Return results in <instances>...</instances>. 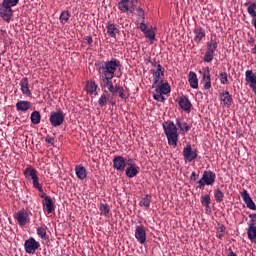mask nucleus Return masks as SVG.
<instances>
[{"instance_id": "1", "label": "nucleus", "mask_w": 256, "mask_h": 256, "mask_svg": "<svg viewBox=\"0 0 256 256\" xmlns=\"http://www.w3.org/2000/svg\"><path fill=\"white\" fill-rule=\"evenodd\" d=\"M95 67L99 75H108L110 77H115V71L117 68L121 67V62L117 59H112L109 61L96 62Z\"/></svg>"}, {"instance_id": "2", "label": "nucleus", "mask_w": 256, "mask_h": 256, "mask_svg": "<svg viewBox=\"0 0 256 256\" xmlns=\"http://www.w3.org/2000/svg\"><path fill=\"white\" fill-rule=\"evenodd\" d=\"M164 133L168 139V144L172 147H177V141H179V133L177 132V126L173 121H167L163 123Z\"/></svg>"}, {"instance_id": "3", "label": "nucleus", "mask_w": 256, "mask_h": 256, "mask_svg": "<svg viewBox=\"0 0 256 256\" xmlns=\"http://www.w3.org/2000/svg\"><path fill=\"white\" fill-rule=\"evenodd\" d=\"M19 3V0H3L0 4V15L4 21H11V17H13V9L11 7H15Z\"/></svg>"}, {"instance_id": "4", "label": "nucleus", "mask_w": 256, "mask_h": 256, "mask_svg": "<svg viewBox=\"0 0 256 256\" xmlns=\"http://www.w3.org/2000/svg\"><path fill=\"white\" fill-rule=\"evenodd\" d=\"M215 51H217V40H213V38H211V40L207 42V50L203 57V61L205 63H211V61H213Z\"/></svg>"}, {"instance_id": "5", "label": "nucleus", "mask_w": 256, "mask_h": 256, "mask_svg": "<svg viewBox=\"0 0 256 256\" xmlns=\"http://www.w3.org/2000/svg\"><path fill=\"white\" fill-rule=\"evenodd\" d=\"M24 175L28 180H32L35 189L43 191V187L39 184V176H37V170L33 168H26Z\"/></svg>"}, {"instance_id": "6", "label": "nucleus", "mask_w": 256, "mask_h": 256, "mask_svg": "<svg viewBox=\"0 0 256 256\" xmlns=\"http://www.w3.org/2000/svg\"><path fill=\"white\" fill-rule=\"evenodd\" d=\"M64 121L65 113H63V110L59 109L50 113V123L52 127H60V125H63Z\"/></svg>"}, {"instance_id": "7", "label": "nucleus", "mask_w": 256, "mask_h": 256, "mask_svg": "<svg viewBox=\"0 0 256 256\" xmlns=\"http://www.w3.org/2000/svg\"><path fill=\"white\" fill-rule=\"evenodd\" d=\"M135 7H137V0H121L118 3V9H120L122 13H133Z\"/></svg>"}, {"instance_id": "8", "label": "nucleus", "mask_w": 256, "mask_h": 256, "mask_svg": "<svg viewBox=\"0 0 256 256\" xmlns=\"http://www.w3.org/2000/svg\"><path fill=\"white\" fill-rule=\"evenodd\" d=\"M14 218L16 219L18 225H20V227H25V225H27V223H29L30 219H29V212H27V210L25 209H21L18 212H16L14 214Z\"/></svg>"}, {"instance_id": "9", "label": "nucleus", "mask_w": 256, "mask_h": 256, "mask_svg": "<svg viewBox=\"0 0 256 256\" xmlns=\"http://www.w3.org/2000/svg\"><path fill=\"white\" fill-rule=\"evenodd\" d=\"M41 247V244L35 240V238L31 237L24 243V249L26 253H29L30 255L35 254V251Z\"/></svg>"}, {"instance_id": "10", "label": "nucleus", "mask_w": 256, "mask_h": 256, "mask_svg": "<svg viewBox=\"0 0 256 256\" xmlns=\"http://www.w3.org/2000/svg\"><path fill=\"white\" fill-rule=\"evenodd\" d=\"M106 89H108L109 93L112 95H117L118 93L120 99H127V96L125 95V89L122 86L113 85V81L106 86Z\"/></svg>"}, {"instance_id": "11", "label": "nucleus", "mask_w": 256, "mask_h": 256, "mask_svg": "<svg viewBox=\"0 0 256 256\" xmlns=\"http://www.w3.org/2000/svg\"><path fill=\"white\" fill-rule=\"evenodd\" d=\"M182 155L185 161L191 163V161H195L197 158V150H193L191 144H187V146L183 149Z\"/></svg>"}, {"instance_id": "12", "label": "nucleus", "mask_w": 256, "mask_h": 256, "mask_svg": "<svg viewBox=\"0 0 256 256\" xmlns=\"http://www.w3.org/2000/svg\"><path fill=\"white\" fill-rule=\"evenodd\" d=\"M135 238L137 239L138 243L145 245V241H147V230L145 229V226H136Z\"/></svg>"}, {"instance_id": "13", "label": "nucleus", "mask_w": 256, "mask_h": 256, "mask_svg": "<svg viewBox=\"0 0 256 256\" xmlns=\"http://www.w3.org/2000/svg\"><path fill=\"white\" fill-rule=\"evenodd\" d=\"M113 169L116 171H125V167H127V162L123 156H115L112 160Z\"/></svg>"}, {"instance_id": "14", "label": "nucleus", "mask_w": 256, "mask_h": 256, "mask_svg": "<svg viewBox=\"0 0 256 256\" xmlns=\"http://www.w3.org/2000/svg\"><path fill=\"white\" fill-rule=\"evenodd\" d=\"M241 197L248 209H251L252 211H256L255 202H253V199L251 198L247 190H243V192H241Z\"/></svg>"}, {"instance_id": "15", "label": "nucleus", "mask_w": 256, "mask_h": 256, "mask_svg": "<svg viewBox=\"0 0 256 256\" xmlns=\"http://www.w3.org/2000/svg\"><path fill=\"white\" fill-rule=\"evenodd\" d=\"M246 82L250 85L252 88V91L256 95V75L253 73V70H247L246 73Z\"/></svg>"}, {"instance_id": "16", "label": "nucleus", "mask_w": 256, "mask_h": 256, "mask_svg": "<svg viewBox=\"0 0 256 256\" xmlns=\"http://www.w3.org/2000/svg\"><path fill=\"white\" fill-rule=\"evenodd\" d=\"M202 179L206 185H213V183H215L216 175L213 171H204Z\"/></svg>"}, {"instance_id": "17", "label": "nucleus", "mask_w": 256, "mask_h": 256, "mask_svg": "<svg viewBox=\"0 0 256 256\" xmlns=\"http://www.w3.org/2000/svg\"><path fill=\"white\" fill-rule=\"evenodd\" d=\"M153 89H156V93H161L162 95H167L171 93V86L169 83H162L160 86L156 84V86H152Z\"/></svg>"}, {"instance_id": "18", "label": "nucleus", "mask_w": 256, "mask_h": 256, "mask_svg": "<svg viewBox=\"0 0 256 256\" xmlns=\"http://www.w3.org/2000/svg\"><path fill=\"white\" fill-rule=\"evenodd\" d=\"M178 105L183 109V111H187L188 113L191 111L192 104L186 96L179 98Z\"/></svg>"}, {"instance_id": "19", "label": "nucleus", "mask_w": 256, "mask_h": 256, "mask_svg": "<svg viewBox=\"0 0 256 256\" xmlns=\"http://www.w3.org/2000/svg\"><path fill=\"white\" fill-rule=\"evenodd\" d=\"M220 100L222 101L223 105H226V107H231V105H233V96L229 94L228 91L220 94Z\"/></svg>"}, {"instance_id": "20", "label": "nucleus", "mask_w": 256, "mask_h": 256, "mask_svg": "<svg viewBox=\"0 0 256 256\" xmlns=\"http://www.w3.org/2000/svg\"><path fill=\"white\" fill-rule=\"evenodd\" d=\"M204 89H209L211 87V74H209V67L202 69Z\"/></svg>"}, {"instance_id": "21", "label": "nucleus", "mask_w": 256, "mask_h": 256, "mask_svg": "<svg viewBox=\"0 0 256 256\" xmlns=\"http://www.w3.org/2000/svg\"><path fill=\"white\" fill-rule=\"evenodd\" d=\"M20 86L23 95H27L28 97H30L31 90L29 89V79L27 77L21 79Z\"/></svg>"}, {"instance_id": "22", "label": "nucleus", "mask_w": 256, "mask_h": 256, "mask_svg": "<svg viewBox=\"0 0 256 256\" xmlns=\"http://www.w3.org/2000/svg\"><path fill=\"white\" fill-rule=\"evenodd\" d=\"M75 173L77 178L80 179V181L87 179V169H85L83 165H77L75 167Z\"/></svg>"}, {"instance_id": "23", "label": "nucleus", "mask_w": 256, "mask_h": 256, "mask_svg": "<svg viewBox=\"0 0 256 256\" xmlns=\"http://www.w3.org/2000/svg\"><path fill=\"white\" fill-rule=\"evenodd\" d=\"M112 81H113V77L107 74H100V87L102 89H107V86H109Z\"/></svg>"}, {"instance_id": "24", "label": "nucleus", "mask_w": 256, "mask_h": 256, "mask_svg": "<svg viewBox=\"0 0 256 256\" xmlns=\"http://www.w3.org/2000/svg\"><path fill=\"white\" fill-rule=\"evenodd\" d=\"M194 35H195L194 41L196 43H201V41L205 37V29H203V27H196L194 29Z\"/></svg>"}, {"instance_id": "25", "label": "nucleus", "mask_w": 256, "mask_h": 256, "mask_svg": "<svg viewBox=\"0 0 256 256\" xmlns=\"http://www.w3.org/2000/svg\"><path fill=\"white\" fill-rule=\"evenodd\" d=\"M42 204L46 208L47 213H53L55 211V205L53 204V199L50 197H45V200H43Z\"/></svg>"}, {"instance_id": "26", "label": "nucleus", "mask_w": 256, "mask_h": 256, "mask_svg": "<svg viewBox=\"0 0 256 256\" xmlns=\"http://www.w3.org/2000/svg\"><path fill=\"white\" fill-rule=\"evenodd\" d=\"M188 81H189L190 87H192V89H198L199 80L197 79V74L195 72H193V71L189 72Z\"/></svg>"}, {"instance_id": "27", "label": "nucleus", "mask_w": 256, "mask_h": 256, "mask_svg": "<svg viewBox=\"0 0 256 256\" xmlns=\"http://www.w3.org/2000/svg\"><path fill=\"white\" fill-rule=\"evenodd\" d=\"M106 28H107V33L110 37H117V34L119 33V29L117 28V26L109 22Z\"/></svg>"}, {"instance_id": "28", "label": "nucleus", "mask_w": 256, "mask_h": 256, "mask_svg": "<svg viewBox=\"0 0 256 256\" xmlns=\"http://www.w3.org/2000/svg\"><path fill=\"white\" fill-rule=\"evenodd\" d=\"M31 103L29 101H18L16 103V109L17 111H29V107H30Z\"/></svg>"}, {"instance_id": "29", "label": "nucleus", "mask_w": 256, "mask_h": 256, "mask_svg": "<svg viewBox=\"0 0 256 256\" xmlns=\"http://www.w3.org/2000/svg\"><path fill=\"white\" fill-rule=\"evenodd\" d=\"M139 175V170L135 166H129L126 168V176L129 177V179H133V177H137Z\"/></svg>"}, {"instance_id": "30", "label": "nucleus", "mask_w": 256, "mask_h": 256, "mask_svg": "<svg viewBox=\"0 0 256 256\" xmlns=\"http://www.w3.org/2000/svg\"><path fill=\"white\" fill-rule=\"evenodd\" d=\"M176 125L180 128L182 133H187L190 129L189 124H187V122L181 121V118L176 119Z\"/></svg>"}, {"instance_id": "31", "label": "nucleus", "mask_w": 256, "mask_h": 256, "mask_svg": "<svg viewBox=\"0 0 256 256\" xmlns=\"http://www.w3.org/2000/svg\"><path fill=\"white\" fill-rule=\"evenodd\" d=\"M152 75H153V84L152 87H157L158 83H163V77L164 75H162L159 72H155V71H151Z\"/></svg>"}, {"instance_id": "32", "label": "nucleus", "mask_w": 256, "mask_h": 256, "mask_svg": "<svg viewBox=\"0 0 256 256\" xmlns=\"http://www.w3.org/2000/svg\"><path fill=\"white\" fill-rule=\"evenodd\" d=\"M151 205V195H145L140 200V207H144L145 209H149Z\"/></svg>"}, {"instance_id": "33", "label": "nucleus", "mask_w": 256, "mask_h": 256, "mask_svg": "<svg viewBox=\"0 0 256 256\" xmlns=\"http://www.w3.org/2000/svg\"><path fill=\"white\" fill-rule=\"evenodd\" d=\"M30 119L33 125H39L41 123V113L39 111L32 112Z\"/></svg>"}, {"instance_id": "34", "label": "nucleus", "mask_w": 256, "mask_h": 256, "mask_svg": "<svg viewBox=\"0 0 256 256\" xmlns=\"http://www.w3.org/2000/svg\"><path fill=\"white\" fill-rule=\"evenodd\" d=\"M97 85L95 84V81H90L86 84V91L90 93V95H93L95 91H97Z\"/></svg>"}, {"instance_id": "35", "label": "nucleus", "mask_w": 256, "mask_h": 256, "mask_svg": "<svg viewBox=\"0 0 256 256\" xmlns=\"http://www.w3.org/2000/svg\"><path fill=\"white\" fill-rule=\"evenodd\" d=\"M223 197H225V194L219 189H216L214 192V199L217 203H221L223 201Z\"/></svg>"}, {"instance_id": "36", "label": "nucleus", "mask_w": 256, "mask_h": 256, "mask_svg": "<svg viewBox=\"0 0 256 256\" xmlns=\"http://www.w3.org/2000/svg\"><path fill=\"white\" fill-rule=\"evenodd\" d=\"M201 204L204 207L209 208V205L211 204V196L209 194H205L204 196L201 197Z\"/></svg>"}, {"instance_id": "37", "label": "nucleus", "mask_w": 256, "mask_h": 256, "mask_svg": "<svg viewBox=\"0 0 256 256\" xmlns=\"http://www.w3.org/2000/svg\"><path fill=\"white\" fill-rule=\"evenodd\" d=\"M69 17H71V14L69 13V11H63L60 15V22L65 25V23H67V21H69Z\"/></svg>"}, {"instance_id": "38", "label": "nucleus", "mask_w": 256, "mask_h": 256, "mask_svg": "<svg viewBox=\"0 0 256 256\" xmlns=\"http://www.w3.org/2000/svg\"><path fill=\"white\" fill-rule=\"evenodd\" d=\"M108 101H109V97H107V94L103 93L98 100V105L100 107H105V105H107Z\"/></svg>"}, {"instance_id": "39", "label": "nucleus", "mask_w": 256, "mask_h": 256, "mask_svg": "<svg viewBox=\"0 0 256 256\" xmlns=\"http://www.w3.org/2000/svg\"><path fill=\"white\" fill-rule=\"evenodd\" d=\"M144 35L147 39L150 41H155V32H153L152 29L148 28L145 32Z\"/></svg>"}, {"instance_id": "40", "label": "nucleus", "mask_w": 256, "mask_h": 256, "mask_svg": "<svg viewBox=\"0 0 256 256\" xmlns=\"http://www.w3.org/2000/svg\"><path fill=\"white\" fill-rule=\"evenodd\" d=\"M219 79L222 85H227V83H229V79L227 78V72H221Z\"/></svg>"}, {"instance_id": "41", "label": "nucleus", "mask_w": 256, "mask_h": 256, "mask_svg": "<svg viewBox=\"0 0 256 256\" xmlns=\"http://www.w3.org/2000/svg\"><path fill=\"white\" fill-rule=\"evenodd\" d=\"M223 235H225V226L219 225L216 237H218V239H222Z\"/></svg>"}, {"instance_id": "42", "label": "nucleus", "mask_w": 256, "mask_h": 256, "mask_svg": "<svg viewBox=\"0 0 256 256\" xmlns=\"http://www.w3.org/2000/svg\"><path fill=\"white\" fill-rule=\"evenodd\" d=\"M37 235L41 237V239H45V235H47V230L43 227L37 228Z\"/></svg>"}, {"instance_id": "43", "label": "nucleus", "mask_w": 256, "mask_h": 256, "mask_svg": "<svg viewBox=\"0 0 256 256\" xmlns=\"http://www.w3.org/2000/svg\"><path fill=\"white\" fill-rule=\"evenodd\" d=\"M100 211H101V213H102L103 215H109V211H110L109 205H107V204H101V205H100Z\"/></svg>"}, {"instance_id": "44", "label": "nucleus", "mask_w": 256, "mask_h": 256, "mask_svg": "<svg viewBox=\"0 0 256 256\" xmlns=\"http://www.w3.org/2000/svg\"><path fill=\"white\" fill-rule=\"evenodd\" d=\"M153 97L155 101H160V103H163V101H165V96L159 92L154 93Z\"/></svg>"}, {"instance_id": "45", "label": "nucleus", "mask_w": 256, "mask_h": 256, "mask_svg": "<svg viewBox=\"0 0 256 256\" xmlns=\"http://www.w3.org/2000/svg\"><path fill=\"white\" fill-rule=\"evenodd\" d=\"M151 71H154L156 73H161V75H165V68H163L161 64H157L156 70H151Z\"/></svg>"}, {"instance_id": "46", "label": "nucleus", "mask_w": 256, "mask_h": 256, "mask_svg": "<svg viewBox=\"0 0 256 256\" xmlns=\"http://www.w3.org/2000/svg\"><path fill=\"white\" fill-rule=\"evenodd\" d=\"M198 186L197 189H204L205 185H207V183L203 180V178H201L198 182H197Z\"/></svg>"}, {"instance_id": "47", "label": "nucleus", "mask_w": 256, "mask_h": 256, "mask_svg": "<svg viewBox=\"0 0 256 256\" xmlns=\"http://www.w3.org/2000/svg\"><path fill=\"white\" fill-rule=\"evenodd\" d=\"M137 13L139 17H142V19H145V11H143V8L138 7L137 8Z\"/></svg>"}, {"instance_id": "48", "label": "nucleus", "mask_w": 256, "mask_h": 256, "mask_svg": "<svg viewBox=\"0 0 256 256\" xmlns=\"http://www.w3.org/2000/svg\"><path fill=\"white\" fill-rule=\"evenodd\" d=\"M147 30H148L147 24H145L144 22L140 23V31H142V33H144Z\"/></svg>"}, {"instance_id": "49", "label": "nucleus", "mask_w": 256, "mask_h": 256, "mask_svg": "<svg viewBox=\"0 0 256 256\" xmlns=\"http://www.w3.org/2000/svg\"><path fill=\"white\" fill-rule=\"evenodd\" d=\"M46 143H49L50 145H53V143H55V138H53L51 136H47L46 137Z\"/></svg>"}, {"instance_id": "50", "label": "nucleus", "mask_w": 256, "mask_h": 256, "mask_svg": "<svg viewBox=\"0 0 256 256\" xmlns=\"http://www.w3.org/2000/svg\"><path fill=\"white\" fill-rule=\"evenodd\" d=\"M197 179H199V175L195 172H192V174L190 176V180L191 181H197Z\"/></svg>"}, {"instance_id": "51", "label": "nucleus", "mask_w": 256, "mask_h": 256, "mask_svg": "<svg viewBox=\"0 0 256 256\" xmlns=\"http://www.w3.org/2000/svg\"><path fill=\"white\" fill-rule=\"evenodd\" d=\"M85 39H86L88 45H91L93 43V37L92 36H87Z\"/></svg>"}, {"instance_id": "52", "label": "nucleus", "mask_w": 256, "mask_h": 256, "mask_svg": "<svg viewBox=\"0 0 256 256\" xmlns=\"http://www.w3.org/2000/svg\"><path fill=\"white\" fill-rule=\"evenodd\" d=\"M127 165H130V167H135V161H133V159H129L127 162Z\"/></svg>"}, {"instance_id": "53", "label": "nucleus", "mask_w": 256, "mask_h": 256, "mask_svg": "<svg viewBox=\"0 0 256 256\" xmlns=\"http://www.w3.org/2000/svg\"><path fill=\"white\" fill-rule=\"evenodd\" d=\"M40 197H41V199H44V201H45V197H50V196H48L45 192H43V190L42 191H40Z\"/></svg>"}, {"instance_id": "54", "label": "nucleus", "mask_w": 256, "mask_h": 256, "mask_svg": "<svg viewBox=\"0 0 256 256\" xmlns=\"http://www.w3.org/2000/svg\"><path fill=\"white\" fill-rule=\"evenodd\" d=\"M249 217L250 219H254V221H256V214H250Z\"/></svg>"}, {"instance_id": "55", "label": "nucleus", "mask_w": 256, "mask_h": 256, "mask_svg": "<svg viewBox=\"0 0 256 256\" xmlns=\"http://www.w3.org/2000/svg\"><path fill=\"white\" fill-rule=\"evenodd\" d=\"M248 43H255V38H250L249 40H248Z\"/></svg>"}, {"instance_id": "56", "label": "nucleus", "mask_w": 256, "mask_h": 256, "mask_svg": "<svg viewBox=\"0 0 256 256\" xmlns=\"http://www.w3.org/2000/svg\"><path fill=\"white\" fill-rule=\"evenodd\" d=\"M228 256H237V254H235L233 251H231Z\"/></svg>"}, {"instance_id": "57", "label": "nucleus", "mask_w": 256, "mask_h": 256, "mask_svg": "<svg viewBox=\"0 0 256 256\" xmlns=\"http://www.w3.org/2000/svg\"><path fill=\"white\" fill-rule=\"evenodd\" d=\"M109 103H111V105H115V101H113V99H110Z\"/></svg>"}]
</instances>
